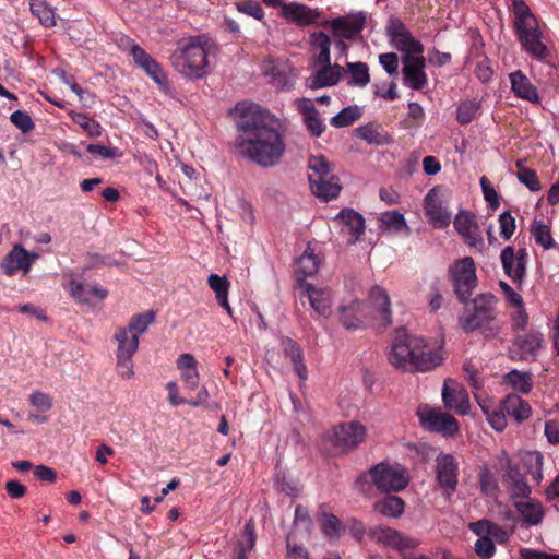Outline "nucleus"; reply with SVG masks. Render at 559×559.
Masks as SVG:
<instances>
[{
	"instance_id": "obj_38",
	"label": "nucleus",
	"mask_w": 559,
	"mask_h": 559,
	"mask_svg": "<svg viewBox=\"0 0 559 559\" xmlns=\"http://www.w3.org/2000/svg\"><path fill=\"white\" fill-rule=\"evenodd\" d=\"M381 227L384 231L400 233L402 230L408 231L404 215L399 211H390L381 214Z\"/></svg>"
},
{
	"instance_id": "obj_41",
	"label": "nucleus",
	"mask_w": 559,
	"mask_h": 559,
	"mask_svg": "<svg viewBox=\"0 0 559 559\" xmlns=\"http://www.w3.org/2000/svg\"><path fill=\"white\" fill-rule=\"evenodd\" d=\"M506 381L508 384L512 386L513 390L520 393H528L532 390V379L530 373L522 372L516 369L509 371L506 377Z\"/></svg>"
},
{
	"instance_id": "obj_54",
	"label": "nucleus",
	"mask_w": 559,
	"mask_h": 559,
	"mask_svg": "<svg viewBox=\"0 0 559 559\" xmlns=\"http://www.w3.org/2000/svg\"><path fill=\"white\" fill-rule=\"evenodd\" d=\"M475 552L483 559H490L496 552L495 544L488 536L479 537L474 546Z\"/></svg>"
},
{
	"instance_id": "obj_26",
	"label": "nucleus",
	"mask_w": 559,
	"mask_h": 559,
	"mask_svg": "<svg viewBox=\"0 0 559 559\" xmlns=\"http://www.w3.org/2000/svg\"><path fill=\"white\" fill-rule=\"evenodd\" d=\"M340 320L347 330L364 329L368 323L366 306L359 300H352L340 307Z\"/></svg>"
},
{
	"instance_id": "obj_12",
	"label": "nucleus",
	"mask_w": 559,
	"mask_h": 559,
	"mask_svg": "<svg viewBox=\"0 0 559 559\" xmlns=\"http://www.w3.org/2000/svg\"><path fill=\"white\" fill-rule=\"evenodd\" d=\"M436 481L441 495L450 499L459 484V462L449 453H440L435 460Z\"/></svg>"
},
{
	"instance_id": "obj_53",
	"label": "nucleus",
	"mask_w": 559,
	"mask_h": 559,
	"mask_svg": "<svg viewBox=\"0 0 559 559\" xmlns=\"http://www.w3.org/2000/svg\"><path fill=\"white\" fill-rule=\"evenodd\" d=\"M499 230L500 236L508 240L511 238L515 230V218L509 211H504L499 215Z\"/></svg>"
},
{
	"instance_id": "obj_31",
	"label": "nucleus",
	"mask_w": 559,
	"mask_h": 559,
	"mask_svg": "<svg viewBox=\"0 0 559 559\" xmlns=\"http://www.w3.org/2000/svg\"><path fill=\"white\" fill-rule=\"evenodd\" d=\"M506 485L511 492V497L514 500L528 498L532 490L525 481L518 466L512 465L510 462L507 464L506 469Z\"/></svg>"
},
{
	"instance_id": "obj_47",
	"label": "nucleus",
	"mask_w": 559,
	"mask_h": 559,
	"mask_svg": "<svg viewBox=\"0 0 559 559\" xmlns=\"http://www.w3.org/2000/svg\"><path fill=\"white\" fill-rule=\"evenodd\" d=\"M360 116V111L357 107H345L337 115L331 119V124L335 128H343L350 126Z\"/></svg>"
},
{
	"instance_id": "obj_45",
	"label": "nucleus",
	"mask_w": 559,
	"mask_h": 559,
	"mask_svg": "<svg viewBox=\"0 0 559 559\" xmlns=\"http://www.w3.org/2000/svg\"><path fill=\"white\" fill-rule=\"evenodd\" d=\"M516 167L519 168V171L516 173V178L522 185H524L532 192H536L542 189V185L534 170L524 168L522 166V162L520 160L516 162Z\"/></svg>"
},
{
	"instance_id": "obj_39",
	"label": "nucleus",
	"mask_w": 559,
	"mask_h": 559,
	"mask_svg": "<svg viewBox=\"0 0 559 559\" xmlns=\"http://www.w3.org/2000/svg\"><path fill=\"white\" fill-rule=\"evenodd\" d=\"M532 236L537 245L545 250L556 248L557 243L552 239L550 227L542 221H534L532 225Z\"/></svg>"
},
{
	"instance_id": "obj_56",
	"label": "nucleus",
	"mask_w": 559,
	"mask_h": 559,
	"mask_svg": "<svg viewBox=\"0 0 559 559\" xmlns=\"http://www.w3.org/2000/svg\"><path fill=\"white\" fill-rule=\"evenodd\" d=\"M479 485L485 495H493L498 489V483L493 474L485 468L479 473Z\"/></svg>"
},
{
	"instance_id": "obj_40",
	"label": "nucleus",
	"mask_w": 559,
	"mask_h": 559,
	"mask_svg": "<svg viewBox=\"0 0 559 559\" xmlns=\"http://www.w3.org/2000/svg\"><path fill=\"white\" fill-rule=\"evenodd\" d=\"M154 320H155V312L146 311V312L133 316L131 318L129 324L123 328L131 334L136 335V337L139 338L140 335L143 334L148 329V326L154 322Z\"/></svg>"
},
{
	"instance_id": "obj_1",
	"label": "nucleus",
	"mask_w": 559,
	"mask_h": 559,
	"mask_svg": "<svg viewBox=\"0 0 559 559\" xmlns=\"http://www.w3.org/2000/svg\"><path fill=\"white\" fill-rule=\"evenodd\" d=\"M235 111L238 135V152L262 167H271L280 163L285 152L281 133L271 126L272 115L254 103H238Z\"/></svg>"
},
{
	"instance_id": "obj_59",
	"label": "nucleus",
	"mask_w": 559,
	"mask_h": 559,
	"mask_svg": "<svg viewBox=\"0 0 559 559\" xmlns=\"http://www.w3.org/2000/svg\"><path fill=\"white\" fill-rule=\"evenodd\" d=\"M515 311L511 314V324L512 329L516 331L524 330L528 324V314L524 307V302H521L520 306H514Z\"/></svg>"
},
{
	"instance_id": "obj_27",
	"label": "nucleus",
	"mask_w": 559,
	"mask_h": 559,
	"mask_svg": "<svg viewBox=\"0 0 559 559\" xmlns=\"http://www.w3.org/2000/svg\"><path fill=\"white\" fill-rule=\"evenodd\" d=\"M32 262V255L21 245H15L4 257L0 267L4 274L11 276L17 271H23V273L29 272Z\"/></svg>"
},
{
	"instance_id": "obj_15",
	"label": "nucleus",
	"mask_w": 559,
	"mask_h": 559,
	"mask_svg": "<svg viewBox=\"0 0 559 559\" xmlns=\"http://www.w3.org/2000/svg\"><path fill=\"white\" fill-rule=\"evenodd\" d=\"M386 34L391 45L402 51L403 56L423 55V44L411 34L400 20H390L386 26Z\"/></svg>"
},
{
	"instance_id": "obj_29",
	"label": "nucleus",
	"mask_w": 559,
	"mask_h": 559,
	"mask_svg": "<svg viewBox=\"0 0 559 559\" xmlns=\"http://www.w3.org/2000/svg\"><path fill=\"white\" fill-rule=\"evenodd\" d=\"M305 293L308 297L311 308L316 313L324 318L331 314L333 296L330 289L317 288L311 284H306Z\"/></svg>"
},
{
	"instance_id": "obj_42",
	"label": "nucleus",
	"mask_w": 559,
	"mask_h": 559,
	"mask_svg": "<svg viewBox=\"0 0 559 559\" xmlns=\"http://www.w3.org/2000/svg\"><path fill=\"white\" fill-rule=\"evenodd\" d=\"M480 110V102L467 99L462 102L456 109V120L460 124H468Z\"/></svg>"
},
{
	"instance_id": "obj_48",
	"label": "nucleus",
	"mask_w": 559,
	"mask_h": 559,
	"mask_svg": "<svg viewBox=\"0 0 559 559\" xmlns=\"http://www.w3.org/2000/svg\"><path fill=\"white\" fill-rule=\"evenodd\" d=\"M526 464H530L526 473L531 476V478L539 484L543 479V456L538 452L530 453L525 461Z\"/></svg>"
},
{
	"instance_id": "obj_46",
	"label": "nucleus",
	"mask_w": 559,
	"mask_h": 559,
	"mask_svg": "<svg viewBox=\"0 0 559 559\" xmlns=\"http://www.w3.org/2000/svg\"><path fill=\"white\" fill-rule=\"evenodd\" d=\"M318 271V260L312 250L307 249L297 260V272L305 276L314 275Z\"/></svg>"
},
{
	"instance_id": "obj_55",
	"label": "nucleus",
	"mask_w": 559,
	"mask_h": 559,
	"mask_svg": "<svg viewBox=\"0 0 559 559\" xmlns=\"http://www.w3.org/2000/svg\"><path fill=\"white\" fill-rule=\"evenodd\" d=\"M10 121L23 133H27L34 128L32 117L22 110L12 112L10 116Z\"/></svg>"
},
{
	"instance_id": "obj_44",
	"label": "nucleus",
	"mask_w": 559,
	"mask_h": 559,
	"mask_svg": "<svg viewBox=\"0 0 559 559\" xmlns=\"http://www.w3.org/2000/svg\"><path fill=\"white\" fill-rule=\"evenodd\" d=\"M347 67L350 74L349 84L362 87L370 82L369 69L365 62H349Z\"/></svg>"
},
{
	"instance_id": "obj_50",
	"label": "nucleus",
	"mask_w": 559,
	"mask_h": 559,
	"mask_svg": "<svg viewBox=\"0 0 559 559\" xmlns=\"http://www.w3.org/2000/svg\"><path fill=\"white\" fill-rule=\"evenodd\" d=\"M341 522L334 514H323L321 528L328 537H338L341 532Z\"/></svg>"
},
{
	"instance_id": "obj_43",
	"label": "nucleus",
	"mask_w": 559,
	"mask_h": 559,
	"mask_svg": "<svg viewBox=\"0 0 559 559\" xmlns=\"http://www.w3.org/2000/svg\"><path fill=\"white\" fill-rule=\"evenodd\" d=\"M72 121L80 126L86 134L92 138L99 136L103 132V127L98 121L88 117L83 112H71Z\"/></svg>"
},
{
	"instance_id": "obj_34",
	"label": "nucleus",
	"mask_w": 559,
	"mask_h": 559,
	"mask_svg": "<svg viewBox=\"0 0 559 559\" xmlns=\"http://www.w3.org/2000/svg\"><path fill=\"white\" fill-rule=\"evenodd\" d=\"M501 408L506 412L507 416L518 423L527 419L531 415L530 404L516 394L507 395L501 402Z\"/></svg>"
},
{
	"instance_id": "obj_17",
	"label": "nucleus",
	"mask_w": 559,
	"mask_h": 559,
	"mask_svg": "<svg viewBox=\"0 0 559 559\" xmlns=\"http://www.w3.org/2000/svg\"><path fill=\"white\" fill-rule=\"evenodd\" d=\"M402 62L403 84L412 90H423L428 84L425 58L421 55L403 56Z\"/></svg>"
},
{
	"instance_id": "obj_21",
	"label": "nucleus",
	"mask_w": 559,
	"mask_h": 559,
	"mask_svg": "<svg viewBox=\"0 0 559 559\" xmlns=\"http://www.w3.org/2000/svg\"><path fill=\"white\" fill-rule=\"evenodd\" d=\"M341 226V233L347 237V243H355L365 231V219L360 213L353 209L342 210L335 217Z\"/></svg>"
},
{
	"instance_id": "obj_30",
	"label": "nucleus",
	"mask_w": 559,
	"mask_h": 559,
	"mask_svg": "<svg viewBox=\"0 0 559 559\" xmlns=\"http://www.w3.org/2000/svg\"><path fill=\"white\" fill-rule=\"evenodd\" d=\"M283 15L299 26H306L314 24L320 16V12L317 9L292 2L283 7Z\"/></svg>"
},
{
	"instance_id": "obj_62",
	"label": "nucleus",
	"mask_w": 559,
	"mask_h": 559,
	"mask_svg": "<svg viewBox=\"0 0 559 559\" xmlns=\"http://www.w3.org/2000/svg\"><path fill=\"white\" fill-rule=\"evenodd\" d=\"M304 123L307 127L308 131L314 136H320L325 129V126L321 118L319 117L318 111L316 112V115H310L304 118Z\"/></svg>"
},
{
	"instance_id": "obj_64",
	"label": "nucleus",
	"mask_w": 559,
	"mask_h": 559,
	"mask_svg": "<svg viewBox=\"0 0 559 559\" xmlns=\"http://www.w3.org/2000/svg\"><path fill=\"white\" fill-rule=\"evenodd\" d=\"M544 433L551 444H559V421L549 420L545 424Z\"/></svg>"
},
{
	"instance_id": "obj_57",
	"label": "nucleus",
	"mask_w": 559,
	"mask_h": 559,
	"mask_svg": "<svg viewBox=\"0 0 559 559\" xmlns=\"http://www.w3.org/2000/svg\"><path fill=\"white\" fill-rule=\"evenodd\" d=\"M207 284L211 289L215 293V296L228 295L229 282L226 276H219L217 274H211L207 277Z\"/></svg>"
},
{
	"instance_id": "obj_63",
	"label": "nucleus",
	"mask_w": 559,
	"mask_h": 559,
	"mask_svg": "<svg viewBox=\"0 0 559 559\" xmlns=\"http://www.w3.org/2000/svg\"><path fill=\"white\" fill-rule=\"evenodd\" d=\"M116 43L120 50L128 51L132 58H135V50L143 49L140 45H138L131 37L124 34H118L116 36Z\"/></svg>"
},
{
	"instance_id": "obj_2",
	"label": "nucleus",
	"mask_w": 559,
	"mask_h": 559,
	"mask_svg": "<svg viewBox=\"0 0 559 559\" xmlns=\"http://www.w3.org/2000/svg\"><path fill=\"white\" fill-rule=\"evenodd\" d=\"M388 358L396 369L411 372L429 371L444 359L441 349H432L424 338L405 333L395 337Z\"/></svg>"
},
{
	"instance_id": "obj_16",
	"label": "nucleus",
	"mask_w": 559,
	"mask_h": 559,
	"mask_svg": "<svg viewBox=\"0 0 559 559\" xmlns=\"http://www.w3.org/2000/svg\"><path fill=\"white\" fill-rule=\"evenodd\" d=\"M366 438V428L359 421H346L332 429V441L342 450L357 448Z\"/></svg>"
},
{
	"instance_id": "obj_52",
	"label": "nucleus",
	"mask_w": 559,
	"mask_h": 559,
	"mask_svg": "<svg viewBox=\"0 0 559 559\" xmlns=\"http://www.w3.org/2000/svg\"><path fill=\"white\" fill-rule=\"evenodd\" d=\"M486 419L488 424L491 426L492 429L496 431H502L507 426V414L501 408V405L499 408H493L485 414Z\"/></svg>"
},
{
	"instance_id": "obj_61",
	"label": "nucleus",
	"mask_w": 559,
	"mask_h": 559,
	"mask_svg": "<svg viewBox=\"0 0 559 559\" xmlns=\"http://www.w3.org/2000/svg\"><path fill=\"white\" fill-rule=\"evenodd\" d=\"M463 371L471 386L476 391L480 390L483 382L478 377V369L473 365L471 360L464 361Z\"/></svg>"
},
{
	"instance_id": "obj_7",
	"label": "nucleus",
	"mask_w": 559,
	"mask_h": 559,
	"mask_svg": "<svg viewBox=\"0 0 559 559\" xmlns=\"http://www.w3.org/2000/svg\"><path fill=\"white\" fill-rule=\"evenodd\" d=\"M371 478L376 487L383 492H397L403 490L408 485V477L405 468L400 464H385L380 463L372 467L368 475H361L357 481L356 487L362 490L364 485L368 484V478Z\"/></svg>"
},
{
	"instance_id": "obj_32",
	"label": "nucleus",
	"mask_w": 559,
	"mask_h": 559,
	"mask_svg": "<svg viewBox=\"0 0 559 559\" xmlns=\"http://www.w3.org/2000/svg\"><path fill=\"white\" fill-rule=\"evenodd\" d=\"M283 352L293 364L294 371L300 381H305L308 378V370L305 364L304 353L301 347L292 338L283 337L281 341Z\"/></svg>"
},
{
	"instance_id": "obj_8",
	"label": "nucleus",
	"mask_w": 559,
	"mask_h": 559,
	"mask_svg": "<svg viewBox=\"0 0 559 559\" xmlns=\"http://www.w3.org/2000/svg\"><path fill=\"white\" fill-rule=\"evenodd\" d=\"M365 23V14L359 12L328 20L322 25L331 29L336 48L344 53L347 50L345 41L356 40L364 29Z\"/></svg>"
},
{
	"instance_id": "obj_24",
	"label": "nucleus",
	"mask_w": 559,
	"mask_h": 559,
	"mask_svg": "<svg viewBox=\"0 0 559 559\" xmlns=\"http://www.w3.org/2000/svg\"><path fill=\"white\" fill-rule=\"evenodd\" d=\"M454 227L469 247L483 249L484 240L474 214L460 212L454 219Z\"/></svg>"
},
{
	"instance_id": "obj_60",
	"label": "nucleus",
	"mask_w": 559,
	"mask_h": 559,
	"mask_svg": "<svg viewBox=\"0 0 559 559\" xmlns=\"http://www.w3.org/2000/svg\"><path fill=\"white\" fill-rule=\"evenodd\" d=\"M379 62L389 75H397L399 73V58L394 52L381 53Z\"/></svg>"
},
{
	"instance_id": "obj_36",
	"label": "nucleus",
	"mask_w": 559,
	"mask_h": 559,
	"mask_svg": "<svg viewBox=\"0 0 559 559\" xmlns=\"http://www.w3.org/2000/svg\"><path fill=\"white\" fill-rule=\"evenodd\" d=\"M374 508L384 516L397 519L404 513L405 503L396 496H388L378 501Z\"/></svg>"
},
{
	"instance_id": "obj_28",
	"label": "nucleus",
	"mask_w": 559,
	"mask_h": 559,
	"mask_svg": "<svg viewBox=\"0 0 559 559\" xmlns=\"http://www.w3.org/2000/svg\"><path fill=\"white\" fill-rule=\"evenodd\" d=\"M509 80L511 84V91L515 97L533 104H538L540 102L537 88L521 70L511 72L509 74Z\"/></svg>"
},
{
	"instance_id": "obj_35",
	"label": "nucleus",
	"mask_w": 559,
	"mask_h": 559,
	"mask_svg": "<svg viewBox=\"0 0 559 559\" xmlns=\"http://www.w3.org/2000/svg\"><path fill=\"white\" fill-rule=\"evenodd\" d=\"M370 299L380 313L383 325H390L392 323L391 302L386 292L379 286H374L370 290Z\"/></svg>"
},
{
	"instance_id": "obj_14",
	"label": "nucleus",
	"mask_w": 559,
	"mask_h": 559,
	"mask_svg": "<svg viewBox=\"0 0 559 559\" xmlns=\"http://www.w3.org/2000/svg\"><path fill=\"white\" fill-rule=\"evenodd\" d=\"M417 416L420 425L426 430L444 436H452L457 431L459 427L455 418L439 408H431L427 405L419 406Z\"/></svg>"
},
{
	"instance_id": "obj_19",
	"label": "nucleus",
	"mask_w": 559,
	"mask_h": 559,
	"mask_svg": "<svg viewBox=\"0 0 559 559\" xmlns=\"http://www.w3.org/2000/svg\"><path fill=\"white\" fill-rule=\"evenodd\" d=\"M135 52L136 55L133 61L136 67L142 69L164 94L171 95L174 90L162 66L144 49H136Z\"/></svg>"
},
{
	"instance_id": "obj_11",
	"label": "nucleus",
	"mask_w": 559,
	"mask_h": 559,
	"mask_svg": "<svg viewBox=\"0 0 559 559\" xmlns=\"http://www.w3.org/2000/svg\"><path fill=\"white\" fill-rule=\"evenodd\" d=\"M114 340L118 344L116 350L117 371L123 379H130L134 374L132 358L139 348V338L124 328L119 326L115 331Z\"/></svg>"
},
{
	"instance_id": "obj_18",
	"label": "nucleus",
	"mask_w": 559,
	"mask_h": 559,
	"mask_svg": "<svg viewBox=\"0 0 559 559\" xmlns=\"http://www.w3.org/2000/svg\"><path fill=\"white\" fill-rule=\"evenodd\" d=\"M527 255L525 248L515 252L511 246L506 247L500 254L504 273L519 285H522L526 275Z\"/></svg>"
},
{
	"instance_id": "obj_25",
	"label": "nucleus",
	"mask_w": 559,
	"mask_h": 559,
	"mask_svg": "<svg viewBox=\"0 0 559 559\" xmlns=\"http://www.w3.org/2000/svg\"><path fill=\"white\" fill-rule=\"evenodd\" d=\"M513 507L520 515L522 527L537 526L544 520L545 509L537 500L530 497L518 499L513 501Z\"/></svg>"
},
{
	"instance_id": "obj_10",
	"label": "nucleus",
	"mask_w": 559,
	"mask_h": 559,
	"mask_svg": "<svg viewBox=\"0 0 559 559\" xmlns=\"http://www.w3.org/2000/svg\"><path fill=\"white\" fill-rule=\"evenodd\" d=\"M368 537L377 545L396 550L400 555L404 550L415 549L420 540L407 536L402 532L385 525H373L367 530Z\"/></svg>"
},
{
	"instance_id": "obj_6",
	"label": "nucleus",
	"mask_w": 559,
	"mask_h": 559,
	"mask_svg": "<svg viewBox=\"0 0 559 559\" xmlns=\"http://www.w3.org/2000/svg\"><path fill=\"white\" fill-rule=\"evenodd\" d=\"M308 170L310 189L316 197L329 201L340 194L342 189L340 179L333 173V165L324 156H310Z\"/></svg>"
},
{
	"instance_id": "obj_5",
	"label": "nucleus",
	"mask_w": 559,
	"mask_h": 559,
	"mask_svg": "<svg viewBox=\"0 0 559 559\" xmlns=\"http://www.w3.org/2000/svg\"><path fill=\"white\" fill-rule=\"evenodd\" d=\"M211 45L202 37H193L178 47L170 57L175 70L189 79H201L207 74Z\"/></svg>"
},
{
	"instance_id": "obj_20",
	"label": "nucleus",
	"mask_w": 559,
	"mask_h": 559,
	"mask_svg": "<svg viewBox=\"0 0 559 559\" xmlns=\"http://www.w3.org/2000/svg\"><path fill=\"white\" fill-rule=\"evenodd\" d=\"M442 402L448 409L454 411L460 415H467L469 413L471 403L467 391L451 378L445 379L443 382Z\"/></svg>"
},
{
	"instance_id": "obj_49",
	"label": "nucleus",
	"mask_w": 559,
	"mask_h": 559,
	"mask_svg": "<svg viewBox=\"0 0 559 559\" xmlns=\"http://www.w3.org/2000/svg\"><path fill=\"white\" fill-rule=\"evenodd\" d=\"M236 9L238 12L243 13L248 16H252L255 20L262 21L264 17V11L261 4L254 0H247L243 2H237Z\"/></svg>"
},
{
	"instance_id": "obj_33",
	"label": "nucleus",
	"mask_w": 559,
	"mask_h": 559,
	"mask_svg": "<svg viewBox=\"0 0 559 559\" xmlns=\"http://www.w3.org/2000/svg\"><path fill=\"white\" fill-rule=\"evenodd\" d=\"M323 67L317 70L311 78L309 86L311 88H320L336 85L343 73V68L338 64L321 63Z\"/></svg>"
},
{
	"instance_id": "obj_13",
	"label": "nucleus",
	"mask_w": 559,
	"mask_h": 559,
	"mask_svg": "<svg viewBox=\"0 0 559 559\" xmlns=\"http://www.w3.org/2000/svg\"><path fill=\"white\" fill-rule=\"evenodd\" d=\"M424 209L429 224L437 229L449 226L452 213L447 206V194L441 187L428 191L424 199Z\"/></svg>"
},
{
	"instance_id": "obj_23",
	"label": "nucleus",
	"mask_w": 559,
	"mask_h": 559,
	"mask_svg": "<svg viewBox=\"0 0 559 559\" xmlns=\"http://www.w3.org/2000/svg\"><path fill=\"white\" fill-rule=\"evenodd\" d=\"M67 288L71 296L80 304L91 305L93 299L103 300L107 297V289L98 286H86L81 275L72 274Z\"/></svg>"
},
{
	"instance_id": "obj_37",
	"label": "nucleus",
	"mask_w": 559,
	"mask_h": 559,
	"mask_svg": "<svg viewBox=\"0 0 559 559\" xmlns=\"http://www.w3.org/2000/svg\"><path fill=\"white\" fill-rule=\"evenodd\" d=\"M310 45L319 50L317 56V63H329L331 61L330 47L331 38L323 32L313 33L310 35Z\"/></svg>"
},
{
	"instance_id": "obj_51",
	"label": "nucleus",
	"mask_w": 559,
	"mask_h": 559,
	"mask_svg": "<svg viewBox=\"0 0 559 559\" xmlns=\"http://www.w3.org/2000/svg\"><path fill=\"white\" fill-rule=\"evenodd\" d=\"M37 19L45 27L56 25V13L45 1L37 0Z\"/></svg>"
},
{
	"instance_id": "obj_58",
	"label": "nucleus",
	"mask_w": 559,
	"mask_h": 559,
	"mask_svg": "<svg viewBox=\"0 0 559 559\" xmlns=\"http://www.w3.org/2000/svg\"><path fill=\"white\" fill-rule=\"evenodd\" d=\"M276 485L278 490H281L282 492L286 493L289 497L295 498L300 492L299 484L296 480L286 477L285 475L277 476Z\"/></svg>"
},
{
	"instance_id": "obj_22",
	"label": "nucleus",
	"mask_w": 559,
	"mask_h": 559,
	"mask_svg": "<svg viewBox=\"0 0 559 559\" xmlns=\"http://www.w3.org/2000/svg\"><path fill=\"white\" fill-rule=\"evenodd\" d=\"M544 345V335L539 331H530L518 335L513 341L514 353L524 361L536 360Z\"/></svg>"
},
{
	"instance_id": "obj_4",
	"label": "nucleus",
	"mask_w": 559,
	"mask_h": 559,
	"mask_svg": "<svg viewBox=\"0 0 559 559\" xmlns=\"http://www.w3.org/2000/svg\"><path fill=\"white\" fill-rule=\"evenodd\" d=\"M459 325L466 333L480 330L486 338L497 337L501 332L497 321V298L489 293L477 295L465 305Z\"/></svg>"
},
{
	"instance_id": "obj_3",
	"label": "nucleus",
	"mask_w": 559,
	"mask_h": 559,
	"mask_svg": "<svg viewBox=\"0 0 559 559\" xmlns=\"http://www.w3.org/2000/svg\"><path fill=\"white\" fill-rule=\"evenodd\" d=\"M514 31L522 50L532 59L546 61L550 50L544 43L536 16L523 0H512Z\"/></svg>"
},
{
	"instance_id": "obj_9",
	"label": "nucleus",
	"mask_w": 559,
	"mask_h": 559,
	"mask_svg": "<svg viewBox=\"0 0 559 559\" xmlns=\"http://www.w3.org/2000/svg\"><path fill=\"white\" fill-rule=\"evenodd\" d=\"M454 293L460 301L466 302L477 286L476 265L471 257L455 261L449 269Z\"/></svg>"
}]
</instances>
